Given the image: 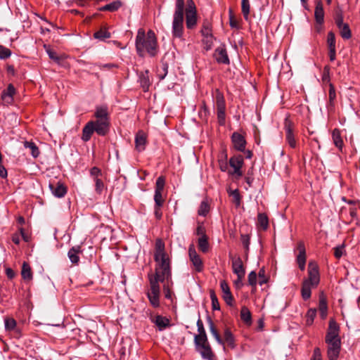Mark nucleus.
Segmentation results:
<instances>
[{
	"label": "nucleus",
	"instance_id": "f257e3e1",
	"mask_svg": "<svg viewBox=\"0 0 360 360\" xmlns=\"http://www.w3.org/2000/svg\"><path fill=\"white\" fill-rule=\"evenodd\" d=\"M96 120L88 122L82 129V139L86 142L95 131L99 136L106 135L110 130V117L106 105L97 106L94 112Z\"/></svg>",
	"mask_w": 360,
	"mask_h": 360
},
{
	"label": "nucleus",
	"instance_id": "f03ea898",
	"mask_svg": "<svg viewBox=\"0 0 360 360\" xmlns=\"http://www.w3.org/2000/svg\"><path fill=\"white\" fill-rule=\"evenodd\" d=\"M136 49L138 55L144 57L148 54L151 57L155 56L158 53V45L155 32L150 30L146 33L143 28L138 30L135 41Z\"/></svg>",
	"mask_w": 360,
	"mask_h": 360
},
{
	"label": "nucleus",
	"instance_id": "7ed1b4c3",
	"mask_svg": "<svg viewBox=\"0 0 360 360\" xmlns=\"http://www.w3.org/2000/svg\"><path fill=\"white\" fill-rule=\"evenodd\" d=\"M327 345V357L329 360H338L341 350V339L340 337V326L331 319L325 338Z\"/></svg>",
	"mask_w": 360,
	"mask_h": 360
},
{
	"label": "nucleus",
	"instance_id": "20e7f679",
	"mask_svg": "<svg viewBox=\"0 0 360 360\" xmlns=\"http://www.w3.org/2000/svg\"><path fill=\"white\" fill-rule=\"evenodd\" d=\"M184 0H176L172 22V34L174 37L181 38L184 34Z\"/></svg>",
	"mask_w": 360,
	"mask_h": 360
},
{
	"label": "nucleus",
	"instance_id": "39448f33",
	"mask_svg": "<svg viewBox=\"0 0 360 360\" xmlns=\"http://www.w3.org/2000/svg\"><path fill=\"white\" fill-rule=\"evenodd\" d=\"M154 259L156 263L155 268L170 267L169 257L165 252V243L161 239L155 241Z\"/></svg>",
	"mask_w": 360,
	"mask_h": 360
},
{
	"label": "nucleus",
	"instance_id": "423d86ee",
	"mask_svg": "<svg viewBox=\"0 0 360 360\" xmlns=\"http://www.w3.org/2000/svg\"><path fill=\"white\" fill-rule=\"evenodd\" d=\"M195 344L197 351L200 354L204 359L213 360L214 354L209 345L207 335H195Z\"/></svg>",
	"mask_w": 360,
	"mask_h": 360
},
{
	"label": "nucleus",
	"instance_id": "0eeeda50",
	"mask_svg": "<svg viewBox=\"0 0 360 360\" xmlns=\"http://www.w3.org/2000/svg\"><path fill=\"white\" fill-rule=\"evenodd\" d=\"M197 24V11L193 0H188L186 8V25L188 29H193Z\"/></svg>",
	"mask_w": 360,
	"mask_h": 360
},
{
	"label": "nucleus",
	"instance_id": "6e6552de",
	"mask_svg": "<svg viewBox=\"0 0 360 360\" xmlns=\"http://www.w3.org/2000/svg\"><path fill=\"white\" fill-rule=\"evenodd\" d=\"M148 279L149 281H151L153 279H155L158 283V282L164 283L165 281H167V283H170L172 282L171 268H155V274H149Z\"/></svg>",
	"mask_w": 360,
	"mask_h": 360
},
{
	"label": "nucleus",
	"instance_id": "1a4fd4ad",
	"mask_svg": "<svg viewBox=\"0 0 360 360\" xmlns=\"http://www.w3.org/2000/svg\"><path fill=\"white\" fill-rule=\"evenodd\" d=\"M244 164L243 157L241 155L232 156L229 160V165L233 170L228 172L230 175L235 176L236 179H239L243 176L242 167Z\"/></svg>",
	"mask_w": 360,
	"mask_h": 360
},
{
	"label": "nucleus",
	"instance_id": "9d476101",
	"mask_svg": "<svg viewBox=\"0 0 360 360\" xmlns=\"http://www.w3.org/2000/svg\"><path fill=\"white\" fill-rule=\"evenodd\" d=\"M304 281L312 285V287H316L320 281V275L319 266L314 261H310L308 264V278Z\"/></svg>",
	"mask_w": 360,
	"mask_h": 360
},
{
	"label": "nucleus",
	"instance_id": "9b49d317",
	"mask_svg": "<svg viewBox=\"0 0 360 360\" xmlns=\"http://www.w3.org/2000/svg\"><path fill=\"white\" fill-rule=\"evenodd\" d=\"M150 282V290L147 293L148 298L151 305L154 307L160 306V285L156 282L155 279L151 280Z\"/></svg>",
	"mask_w": 360,
	"mask_h": 360
},
{
	"label": "nucleus",
	"instance_id": "f8f14e48",
	"mask_svg": "<svg viewBox=\"0 0 360 360\" xmlns=\"http://www.w3.org/2000/svg\"><path fill=\"white\" fill-rule=\"evenodd\" d=\"M216 106L218 122L222 126L225 124L226 103L223 95L220 93H218L216 96Z\"/></svg>",
	"mask_w": 360,
	"mask_h": 360
},
{
	"label": "nucleus",
	"instance_id": "ddd939ff",
	"mask_svg": "<svg viewBox=\"0 0 360 360\" xmlns=\"http://www.w3.org/2000/svg\"><path fill=\"white\" fill-rule=\"evenodd\" d=\"M188 255L189 259L192 262L195 271L198 272L202 271L203 269V263L193 244L189 245Z\"/></svg>",
	"mask_w": 360,
	"mask_h": 360
},
{
	"label": "nucleus",
	"instance_id": "4468645a",
	"mask_svg": "<svg viewBox=\"0 0 360 360\" xmlns=\"http://www.w3.org/2000/svg\"><path fill=\"white\" fill-rule=\"evenodd\" d=\"M232 269L234 274L237 275L239 281H242L245 276V271L243 266V261L240 257L232 259Z\"/></svg>",
	"mask_w": 360,
	"mask_h": 360
},
{
	"label": "nucleus",
	"instance_id": "2eb2a0df",
	"mask_svg": "<svg viewBox=\"0 0 360 360\" xmlns=\"http://www.w3.org/2000/svg\"><path fill=\"white\" fill-rule=\"evenodd\" d=\"M231 141L236 150L240 152L245 151L246 141L242 134L238 132H233L231 136Z\"/></svg>",
	"mask_w": 360,
	"mask_h": 360
},
{
	"label": "nucleus",
	"instance_id": "dca6fc26",
	"mask_svg": "<svg viewBox=\"0 0 360 360\" xmlns=\"http://www.w3.org/2000/svg\"><path fill=\"white\" fill-rule=\"evenodd\" d=\"M284 127L286 133V141L291 148H295L296 147V140L293 134L292 123L290 120H285Z\"/></svg>",
	"mask_w": 360,
	"mask_h": 360
},
{
	"label": "nucleus",
	"instance_id": "f3484780",
	"mask_svg": "<svg viewBox=\"0 0 360 360\" xmlns=\"http://www.w3.org/2000/svg\"><path fill=\"white\" fill-rule=\"evenodd\" d=\"M4 327L5 330L9 333H14L17 338L20 337L21 332L19 328L17 326L16 321L11 317L4 318Z\"/></svg>",
	"mask_w": 360,
	"mask_h": 360
},
{
	"label": "nucleus",
	"instance_id": "a211bd4d",
	"mask_svg": "<svg viewBox=\"0 0 360 360\" xmlns=\"http://www.w3.org/2000/svg\"><path fill=\"white\" fill-rule=\"evenodd\" d=\"M220 288L223 293L222 297L224 300L228 305L232 306L234 299L231 292L230 288L226 281H221L220 282Z\"/></svg>",
	"mask_w": 360,
	"mask_h": 360
},
{
	"label": "nucleus",
	"instance_id": "6ab92c4d",
	"mask_svg": "<svg viewBox=\"0 0 360 360\" xmlns=\"http://www.w3.org/2000/svg\"><path fill=\"white\" fill-rule=\"evenodd\" d=\"M49 188L53 195L57 198H63L67 193L66 187L60 181L56 184H49Z\"/></svg>",
	"mask_w": 360,
	"mask_h": 360
},
{
	"label": "nucleus",
	"instance_id": "aec40b11",
	"mask_svg": "<svg viewBox=\"0 0 360 360\" xmlns=\"http://www.w3.org/2000/svg\"><path fill=\"white\" fill-rule=\"evenodd\" d=\"M297 250H299V254L297 257V262L300 269L301 271H304L305 269L306 264V251L304 245L302 242H300L298 243Z\"/></svg>",
	"mask_w": 360,
	"mask_h": 360
},
{
	"label": "nucleus",
	"instance_id": "412c9836",
	"mask_svg": "<svg viewBox=\"0 0 360 360\" xmlns=\"http://www.w3.org/2000/svg\"><path fill=\"white\" fill-rule=\"evenodd\" d=\"M214 56L219 63L229 64V59L226 49L224 46H219L215 49Z\"/></svg>",
	"mask_w": 360,
	"mask_h": 360
},
{
	"label": "nucleus",
	"instance_id": "4be33fe9",
	"mask_svg": "<svg viewBox=\"0 0 360 360\" xmlns=\"http://www.w3.org/2000/svg\"><path fill=\"white\" fill-rule=\"evenodd\" d=\"M314 17L316 24H323L324 22V11L322 1L318 0L316 3Z\"/></svg>",
	"mask_w": 360,
	"mask_h": 360
},
{
	"label": "nucleus",
	"instance_id": "5701e85b",
	"mask_svg": "<svg viewBox=\"0 0 360 360\" xmlns=\"http://www.w3.org/2000/svg\"><path fill=\"white\" fill-rule=\"evenodd\" d=\"M146 144V135L143 131H139L135 137V146L138 151L145 150Z\"/></svg>",
	"mask_w": 360,
	"mask_h": 360
},
{
	"label": "nucleus",
	"instance_id": "b1692460",
	"mask_svg": "<svg viewBox=\"0 0 360 360\" xmlns=\"http://www.w3.org/2000/svg\"><path fill=\"white\" fill-rule=\"evenodd\" d=\"M82 252V248L79 245H76L70 248L68 252V256L73 264H77L79 262V254Z\"/></svg>",
	"mask_w": 360,
	"mask_h": 360
},
{
	"label": "nucleus",
	"instance_id": "393cba45",
	"mask_svg": "<svg viewBox=\"0 0 360 360\" xmlns=\"http://www.w3.org/2000/svg\"><path fill=\"white\" fill-rule=\"evenodd\" d=\"M15 90L13 84H10L6 90L4 91L1 94V98L2 100L7 103H11L13 98V95L15 94Z\"/></svg>",
	"mask_w": 360,
	"mask_h": 360
},
{
	"label": "nucleus",
	"instance_id": "a878e982",
	"mask_svg": "<svg viewBox=\"0 0 360 360\" xmlns=\"http://www.w3.org/2000/svg\"><path fill=\"white\" fill-rule=\"evenodd\" d=\"M122 6V2L120 0L114 1L108 4H106L99 8L100 11H110L114 12L117 11Z\"/></svg>",
	"mask_w": 360,
	"mask_h": 360
},
{
	"label": "nucleus",
	"instance_id": "bb28decb",
	"mask_svg": "<svg viewBox=\"0 0 360 360\" xmlns=\"http://www.w3.org/2000/svg\"><path fill=\"white\" fill-rule=\"evenodd\" d=\"M319 310L321 319H324L327 316L328 305L326 299L323 295L319 297Z\"/></svg>",
	"mask_w": 360,
	"mask_h": 360
},
{
	"label": "nucleus",
	"instance_id": "cd10ccee",
	"mask_svg": "<svg viewBox=\"0 0 360 360\" xmlns=\"http://www.w3.org/2000/svg\"><path fill=\"white\" fill-rule=\"evenodd\" d=\"M148 71L146 70L145 72H141L139 76V81L141 86L143 88L144 91H147L150 86V82L148 77Z\"/></svg>",
	"mask_w": 360,
	"mask_h": 360
},
{
	"label": "nucleus",
	"instance_id": "c85d7f7f",
	"mask_svg": "<svg viewBox=\"0 0 360 360\" xmlns=\"http://www.w3.org/2000/svg\"><path fill=\"white\" fill-rule=\"evenodd\" d=\"M240 318L242 321L247 325L250 326L252 323L251 312L246 307H243L240 310Z\"/></svg>",
	"mask_w": 360,
	"mask_h": 360
},
{
	"label": "nucleus",
	"instance_id": "c756f323",
	"mask_svg": "<svg viewBox=\"0 0 360 360\" xmlns=\"http://www.w3.org/2000/svg\"><path fill=\"white\" fill-rule=\"evenodd\" d=\"M198 246L199 250L202 252H207L210 248V244L208 242V237L207 236H203V237H199L198 238Z\"/></svg>",
	"mask_w": 360,
	"mask_h": 360
},
{
	"label": "nucleus",
	"instance_id": "7c9ffc66",
	"mask_svg": "<svg viewBox=\"0 0 360 360\" xmlns=\"http://www.w3.org/2000/svg\"><path fill=\"white\" fill-rule=\"evenodd\" d=\"M312 285L308 283L307 282L303 281L302 289H301V293L302 297L304 300H307L310 298L311 295V289Z\"/></svg>",
	"mask_w": 360,
	"mask_h": 360
},
{
	"label": "nucleus",
	"instance_id": "2f4dec72",
	"mask_svg": "<svg viewBox=\"0 0 360 360\" xmlns=\"http://www.w3.org/2000/svg\"><path fill=\"white\" fill-rule=\"evenodd\" d=\"M332 138H333V143L335 145V146L337 148H338L339 149H342V148L343 146V141L341 138L340 131L338 129H335L333 131Z\"/></svg>",
	"mask_w": 360,
	"mask_h": 360
},
{
	"label": "nucleus",
	"instance_id": "473e14b6",
	"mask_svg": "<svg viewBox=\"0 0 360 360\" xmlns=\"http://www.w3.org/2000/svg\"><path fill=\"white\" fill-rule=\"evenodd\" d=\"M257 225L263 230H266L269 226V219L264 213H259L257 216Z\"/></svg>",
	"mask_w": 360,
	"mask_h": 360
},
{
	"label": "nucleus",
	"instance_id": "72a5a7b5",
	"mask_svg": "<svg viewBox=\"0 0 360 360\" xmlns=\"http://www.w3.org/2000/svg\"><path fill=\"white\" fill-rule=\"evenodd\" d=\"M21 275L25 280H31L32 278L31 268L26 262H23L22 264Z\"/></svg>",
	"mask_w": 360,
	"mask_h": 360
},
{
	"label": "nucleus",
	"instance_id": "f704fd0d",
	"mask_svg": "<svg viewBox=\"0 0 360 360\" xmlns=\"http://www.w3.org/2000/svg\"><path fill=\"white\" fill-rule=\"evenodd\" d=\"M241 10L245 20H248L250 10V4L249 0L241 1Z\"/></svg>",
	"mask_w": 360,
	"mask_h": 360
},
{
	"label": "nucleus",
	"instance_id": "c9c22d12",
	"mask_svg": "<svg viewBox=\"0 0 360 360\" xmlns=\"http://www.w3.org/2000/svg\"><path fill=\"white\" fill-rule=\"evenodd\" d=\"M209 326H210V333H212L213 337L215 338L216 341L220 345H224V342L223 340L221 338L219 334L218 333V332L211 319L209 320Z\"/></svg>",
	"mask_w": 360,
	"mask_h": 360
},
{
	"label": "nucleus",
	"instance_id": "e433bc0d",
	"mask_svg": "<svg viewBox=\"0 0 360 360\" xmlns=\"http://www.w3.org/2000/svg\"><path fill=\"white\" fill-rule=\"evenodd\" d=\"M154 322L160 330L165 328L169 325V319L162 316H156Z\"/></svg>",
	"mask_w": 360,
	"mask_h": 360
},
{
	"label": "nucleus",
	"instance_id": "4c0bfd02",
	"mask_svg": "<svg viewBox=\"0 0 360 360\" xmlns=\"http://www.w3.org/2000/svg\"><path fill=\"white\" fill-rule=\"evenodd\" d=\"M224 341L230 347L233 348L235 347L234 337L231 330L228 328L224 331Z\"/></svg>",
	"mask_w": 360,
	"mask_h": 360
},
{
	"label": "nucleus",
	"instance_id": "58836bf2",
	"mask_svg": "<svg viewBox=\"0 0 360 360\" xmlns=\"http://www.w3.org/2000/svg\"><path fill=\"white\" fill-rule=\"evenodd\" d=\"M341 37L345 39H349L352 37V32L347 23L338 27Z\"/></svg>",
	"mask_w": 360,
	"mask_h": 360
},
{
	"label": "nucleus",
	"instance_id": "ea45409f",
	"mask_svg": "<svg viewBox=\"0 0 360 360\" xmlns=\"http://www.w3.org/2000/svg\"><path fill=\"white\" fill-rule=\"evenodd\" d=\"M24 146L26 148H29L31 151V154L34 158H37L39 155V150L38 147L33 142L25 141Z\"/></svg>",
	"mask_w": 360,
	"mask_h": 360
},
{
	"label": "nucleus",
	"instance_id": "a19ab883",
	"mask_svg": "<svg viewBox=\"0 0 360 360\" xmlns=\"http://www.w3.org/2000/svg\"><path fill=\"white\" fill-rule=\"evenodd\" d=\"M210 211V205L206 200L201 202L198 210V214L200 216H206Z\"/></svg>",
	"mask_w": 360,
	"mask_h": 360
},
{
	"label": "nucleus",
	"instance_id": "79ce46f5",
	"mask_svg": "<svg viewBox=\"0 0 360 360\" xmlns=\"http://www.w3.org/2000/svg\"><path fill=\"white\" fill-rule=\"evenodd\" d=\"M316 316V309H309L306 314V324L307 326H311L313 323Z\"/></svg>",
	"mask_w": 360,
	"mask_h": 360
},
{
	"label": "nucleus",
	"instance_id": "37998d69",
	"mask_svg": "<svg viewBox=\"0 0 360 360\" xmlns=\"http://www.w3.org/2000/svg\"><path fill=\"white\" fill-rule=\"evenodd\" d=\"M44 46L49 58L55 62L59 63L61 58L58 56L57 53L50 48L49 46L44 45Z\"/></svg>",
	"mask_w": 360,
	"mask_h": 360
},
{
	"label": "nucleus",
	"instance_id": "c03bdc74",
	"mask_svg": "<svg viewBox=\"0 0 360 360\" xmlns=\"http://www.w3.org/2000/svg\"><path fill=\"white\" fill-rule=\"evenodd\" d=\"M212 31L211 23L208 20H205L201 29L202 35L204 37L212 34Z\"/></svg>",
	"mask_w": 360,
	"mask_h": 360
},
{
	"label": "nucleus",
	"instance_id": "a18cd8bd",
	"mask_svg": "<svg viewBox=\"0 0 360 360\" xmlns=\"http://www.w3.org/2000/svg\"><path fill=\"white\" fill-rule=\"evenodd\" d=\"M210 299L212 301V307L213 310H219L220 305L217 297L213 290L210 291Z\"/></svg>",
	"mask_w": 360,
	"mask_h": 360
},
{
	"label": "nucleus",
	"instance_id": "49530a36",
	"mask_svg": "<svg viewBox=\"0 0 360 360\" xmlns=\"http://www.w3.org/2000/svg\"><path fill=\"white\" fill-rule=\"evenodd\" d=\"M248 283L252 287V291L256 290L257 275L255 271H252L248 274Z\"/></svg>",
	"mask_w": 360,
	"mask_h": 360
},
{
	"label": "nucleus",
	"instance_id": "de8ad7c7",
	"mask_svg": "<svg viewBox=\"0 0 360 360\" xmlns=\"http://www.w3.org/2000/svg\"><path fill=\"white\" fill-rule=\"evenodd\" d=\"M165 184V178L162 176H159L156 180L155 192H163Z\"/></svg>",
	"mask_w": 360,
	"mask_h": 360
},
{
	"label": "nucleus",
	"instance_id": "09e8293b",
	"mask_svg": "<svg viewBox=\"0 0 360 360\" xmlns=\"http://www.w3.org/2000/svg\"><path fill=\"white\" fill-rule=\"evenodd\" d=\"M230 195L233 198V202L235 203L236 207H239L240 205L241 198L238 189L231 191L230 192Z\"/></svg>",
	"mask_w": 360,
	"mask_h": 360
},
{
	"label": "nucleus",
	"instance_id": "8fccbe9b",
	"mask_svg": "<svg viewBox=\"0 0 360 360\" xmlns=\"http://www.w3.org/2000/svg\"><path fill=\"white\" fill-rule=\"evenodd\" d=\"M328 49H335V37L333 32H329L327 36Z\"/></svg>",
	"mask_w": 360,
	"mask_h": 360
},
{
	"label": "nucleus",
	"instance_id": "3c124183",
	"mask_svg": "<svg viewBox=\"0 0 360 360\" xmlns=\"http://www.w3.org/2000/svg\"><path fill=\"white\" fill-rule=\"evenodd\" d=\"M214 37L212 34L204 36L202 41L205 44V49L207 51L212 49L213 45Z\"/></svg>",
	"mask_w": 360,
	"mask_h": 360
},
{
	"label": "nucleus",
	"instance_id": "603ef678",
	"mask_svg": "<svg viewBox=\"0 0 360 360\" xmlns=\"http://www.w3.org/2000/svg\"><path fill=\"white\" fill-rule=\"evenodd\" d=\"M94 36L96 39L103 40L105 39L109 38L110 37V34L105 30H100L99 31L95 32Z\"/></svg>",
	"mask_w": 360,
	"mask_h": 360
},
{
	"label": "nucleus",
	"instance_id": "864d4df0",
	"mask_svg": "<svg viewBox=\"0 0 360 360\" xmlns=\"http://www.w3.org/2000/svg\"><path fill=\"white\" fill-rule=\"evenodd\" d=\"M227 155L224 154V158L218 160L219 167L221 172H226L229 168V164L227 162Z\"/></svg>",
	"mask_w": 360,
	"mask_h": 360
},
{
	"label": "nucleus",
	"instance_id": "5fc2aeb1",
	"mask_svg": "<svg viewBox=\"0 0 360 360\" xmlns=\"http://www.w3.org/2000/svg\"><path fill=\"white\" fill-rule=\"evenodd\" d=\"M11 56V51L4 46L0 45V59L5 60Z\"/></svg>",
	"mask_w": 360,
	"mask_h": 360
},
{
	"label": "nucleus",
	"instance_id": "6e6d98bb",
	"mask_svg": "<svg viewBox=\"0 0 360 360\" xmlns=\"http://www.w3.org/2000/svg\"><path fill=\"white\" fill-rule=\"evenodd\" d=\"M328 96H329V105L330 106H333L334 101L336 98V93H335V87L332 84H330V85H329Z\"/></svg>",
	"mask_w": 360,
	"mask_h": 360
},
{
	"label": "nucleus",
	"instance_id": "4d7b16f0",
	"mask_svg": "<svg viewBox=\"0 0 360 360\" xmlns=\"http://www.w3.org/2000/svg\"><path fill=\"white\" fill-rule=\"evenodd\" d=\"M94 182H95V190H96V192L98 194H101L102 193V191H103L104 189V184L103 182V181L101 180V179L100 178H94Z\"/></svg>",
	"mask_w": 360,
	"mask_h": 360
},
{
	"label": "nucleus",
	"instance_id": "13d9d810",
	"mask_svg": "<svg viewBox=\"0 0 360 360\" xmlns=\"http://www.w3.org/2000/svg\"><path fill=\"white\" fill-rule=\"evenodd\" d=\"M240 240L243 244V246L245 249V251L248 252L249 250V246L250 243V238L248 234H241Z\"/></svg>",
	"mask_w": 360,
	"mask_h": 360
},
{
	"label": "nucleus",
	"instance_id": "bf43d9fd",
	"mask_svg": "<svg viewBox=\"0 0 360 360\" xmlns=\"http://www.w3.org/2000/svg\"><path fill=\"white\" fill-rule=\"evenodd\" d=\"M266 272L264 268H262L258 273L259 284L262 285L268 282V278L266 277Z\"/></svg>",
	"mask_w": 360,
	"mask_h": 360
},
{
	"label": "nucleus",
	"instance_id": "052dcab7",
	"mask_svg": "<svg viewBox=\"0 0 360 360\" xmlns=\"http://www.w3.org/2000/svg\"><path fill=\"white\" fill-rule=\"evenodd\" d=\"M154 200L155 205L162 206L165 201L162 197V192H155Z\"/></svg>",
	"mask_w": 360,
	"mask_h": 360
},
{
	"label": "nucleus",
	"instance_id": "680f3d73",
	"mask_svg": "<svg viewBox=\"0 0 360 360\" xmlns=\"http://www.w3.org/2000/svg\"><path fill=\"white\" fill-rule=\"evenodd\" d=\"M195 234L199 237L207 236L206 235L205 228L202 224H198L196 228Z\"/></svg>",
	"mask_w": 360,
	"mask_h": 360
},
{
	"label": "nucleus",
	"instance_id": "e2e57ef3",
	"mask_svg": "<svg viewBox=\"0 0 360 360\" xmlns=\"http://www.w3.org/2000/svg\"><path fill=\"white\" fill-rule=\"evenodd\" d=\"M335 22L338 27L342 26L345 23L343 22V15L341 12H337L335 17Z\"/></svg>",
	"mask_w": 360,
	"mask_h": 360
},
{
	"label": "nucleus",
	"instance_id": "0e129e2a",
	"mask_svg": "<svg viewBox=\"0 0 360 360\" xmlns=\"http://www.w3.org/2000/svg\"><path fill=\"white\" fill-rule=\"evenodd\" d=\"M311 360H323L322 354L319 347H315Z\"/></svg>",
	"mask_w": 360,
	"mask_h": 360
},
{
	"label": "nucleus",
	"instance_id": "69168bd1",
	"mask_svg": "<svg viewBox=\"0 0 360 360\" xmlns=\"http://www.w3.org/2000/svg\"><path fill=\"white\" fill-rule=\"evenodd\" d=\"M344 253V246L339 245L334 248V255L337 259H340Z\"/></svg>",
	"mask_w": 360,
	"mask_h": 360
},
{
	"label": "nucleus",
	"instance_id": "338daca9",
	"mask_svg": "<svg viewBox=\"0 0 360 360\" xmlns=\"http://www.w3.org/2000/svg\"><path fill=\"white\" fill-rule=\"evenodd\" d=\"M229 23H230V26L231 27H235V28L238 27V20L235 18V17L232 14V11L231 10L229 11Z\"/></svg>",
	"mask_w": 360,
	"mask_h": 360
},
{
	"label": "nucleus",
	"instance_id": "774afa93",
	"mask_svg": "<svg viewBox=\"0 0 360 360\" xmlns=\"http://www.w3.org/2000/svg\"><path fill=\"white\" fill-rule=\"evenodd\" d=\"M91 175L94 178H99L102 175L101 170L96 167H94L90 170Z\"/></svg>",
	"mask_w": 360,
	"mask_h": 360
}]
</instances>
